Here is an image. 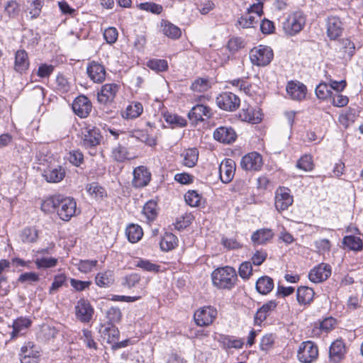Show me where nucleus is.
<instances>
[{
  "instance_id": "obj_5",
  "label": "nucleus",
  "mask_w": 363,
  "mask_h": 363,
  "mask_svg": "<svg viewBox=\"0 0 363 363\" xmlns=\"http://www.w3.org/2000/svg\"><path fill=\"white\" fill-rule=\"evenodd\" d=\"M217 314V310L214 307L203 306L194 313V319L198 326H208L215 320Z\"/></svg>"
},
{
  "instance_id": "obj_55",
  "label": "nucleus",
  "mask_w": 363,
  "mask_h": 363,
  "mask_svg": "<svg viewBox=\"0 0 363 363\" xmlns=\"http://www.w3.org/2000/svg\"><path fill=\"white\" fill-rule=\"evenodd\" d=\"M97 260H79L78 263L75 264L79 271L82 273H89L96 266Z\"/></svg>"
},
{
  "instance_id": "obj_64",
  "label": "nucleus",
  "mask_w": 363,
  "mask_h": 363,
  "mask_svg": "<svg viewBox=\"0 0 363 363\" xmlns=\"http://www.w3.org/2000/svg\"><path fill=\"white\" fill-rule=\"evenodd\" d=\"M208 87V80L203 78L196 79L191 86V89L195 92L206 91Z\"/></svg>"
},
{
  "instance_id": "obj_56",
  "label": "nucleus",
  "mask_w": 363,
  "mask_h": 363,
  "mask_svg": "<svg viewBox=\"0 0 363 363\" xmlns=\"http://www.w3.org/2000/svg\"><path fill=\"white\" fill-rule=\"evenodd\" d=\"M67 276L65 274H57L54 277L53 281L49 290L50 294H53L67 281Z\"/></svg>"
},
{
  "instance_id": "obj_49",
  "label": "nucleus",
  "mask_w": 363,
  "mask_h": 363,
  "mask_svg": "<svg viewBox=\"0 0 363 363\" xmlns=\"http://www.w3.org/2000/svg\"><path fill=\"white\" fill-rule=\"evenodd\" d=\"M103 335L104 338L107 339L108 343H116L119 339V330L111 324L104 328Z\"/></svg>"
},
{
  "instance_id": "obj_42",
  "label": "nucleus",
  "mask_w": 363,
  "mask_h": 363,
  "mask_svg": "<svg viewBox=\"0 0 363 363\" xmlns=\"http://www.w3.org/2000/svg\"><path fill=\"white\" fill-rule=\"evenodd\" d=\"M178 242V238L171 233H167L160 242V247L164 251H169L174 249Z\"/></svg>"
},
{
  "instance_id": "obj_32",
  "label": "nucleus",
  "mask_w": 363,
  "mask_h": 363,
  "mask_svg": "<svg viewBox=\"0 0 363 363\" xmlns=\"http://www.w3.org/2000/svg\"><path fill=\"white\" fill-rule=\"evenodd\" d=\"M274 236L271 229L262 228L252 233L251 240L255 244L263 245L269 241Z\"/></svg>"
},
{
  "instance_id": "obj_24",
  "label": "nucleus",
  "mask_w": 363,
  "mask_h": 363,
  "mask_svg": "<svg viewBox=\"0 0 363 363\" xmlns=\"http://www.w3.org/2000/svg\"><path fill=\"white\" fill-rule=\"evenodd\" d=\"M342 23L337 16H330L327 20V35L331 40L339 38L342 33Z\"/></svg>"
},
{
  "instance_id": "obj_31",
  "label": "nucleus",
  "mask_w": 363,
  "mask_h": 363,
  "mask_svg": "<svg viewBox=\"0 0 363 363\" xmlns=\"http://www.w3.org/2000/svg\"><path fill=\"white\" fill-rule=\"evenodd\" d=\"M219 342L225 350L232 348L241 349L244 345V341L242 338L233 335H220Z\"/></svg>"
},
{
  "instance_id": "obj_44",
  "label": "nucleus",
  "mask_w": 363,
  "mask_h": 363,
  "mask_svg": "<svg viewBox=\"0 0 363 363\" xmlns=\"http://www.w3.org/2000/svg\"><path fill=\"white\" fill-rule=\"evenodd\" d=\"M58 262V259L52 257L40 256L35 259V264L38 269H48L55 267Z\"/></svg>"
},
{
  "instance_id": "obj_47",
  "label": "nucleus",
  "mask_w": 363,
  "mask_h": 363,
  "mask_svg": "<svg viewBox=\"0 0 363 363\" xmlns=\"http://www.w3.org/2000/svg\"><path fill=\"white\" fill-rule=\"evenodd\" d=\"M259 18L257 17L247 11L238 19V24L243 28L255 27L258 23Z\"/></svg>"
},
{
  "instance_id": "obj_39",
  "label": "nucleus",
  "mask_w": 363,
  "mask_h": 363,
  "mask_svg": "<svg viewBox=\"0 0 363 363\" xmlns=\"http://www.w3.org/2000/svg\"><path fill=\"white\" fill-rule=\"evenodd\" d=\"M125 233L128 240L132 243L139 241L143 234L141 227L136 224L129 225L126 228Z\"/></svg>"
},
{
  "instance_id": "obj_25",
  "label": "nucleus",
  "mask_w": 363,
  "mask_h": 363,
  "mask_svg": "<svg viewBox=\"0 0 363 363\" xmlns=\"http://www.w3.org/2000/svg\"><path fill=\"white\" fill-rule=\"evenodd\" d=\"M42 175L49 183H58L65 177V170L62 167L58 165L45 169Z\"/></svg>"
},
{
  "instance_id": "obj_63",
  "label": "nucleus",
  "mask_w": 363,
  "mask_h": 363,
  "mask_svg": "<svg viewBox=\"0 0 363 363\" xmlns=\"http://www.w3.org/2000/svg\"><path fill=\"white\" fill-rule=\"evenodd\" d=\"M274 343V337L272 334H267L262 337L259 343V348L264 352L272 348Z\"/></svg>"
},
{
  "instance_id": "obj_17",
  "label": "nucleus",
  "mask_w": 363,
  "mask_h": 363,
  "mask_svg": "<svg viewBox=\"0 0 363 363\" xmlns=\"http://www.w3.org/2000/svg\"><path fill=\"white\" fill-rule=\"evenodd\" d=\"M286 89L288 96L292 100L300 101L306 98L307 88L299 82H289Z\"/></svg>"
},
{
  "instance_id": "obj_16",
  "label": "nucleus",
  "mask_w": 363,
  "mask_h": 363,
  "mask_svg": "<svg viewBox=\"0 0 363 363\" xmlns=\"http://www.w3.org/2000/svg\"><path fill=\"white\" fill-rule=\"evenodd\" d=\"M213 138L223 144H231L235 141L237 134L230 126H220L214 130Z\"/></svg>"
},
{
  "instance_id": "obj_48",
  "label": "nucleus",
  "mask_w": 363,
  "mask_h": 363,
  "mask_svg": "<svg viewBox=\"0 0 363 363\" xmlns=\"http://www.w3.org/2000/svg\"><path fill=\"white\" fill-rule=\"evenodd\" d=\"M140 281L141 276L139 274L130 273L123 278L121 284L128 289H133L139 285Z\"/></svg>"
},
{
  "instance_id": "obj_22",
  "label": "nucleus",
  "mask_w": 363,
  "mask_h": 363,
  "mask_svg": "<svg viewBox=\"0 0 363 363\" xmlns=\"http://www.w3.org/2000/svg\"><path fill=\"white\" fill-rule=\"evenodd\" d=\"M118 91V86L115 83L106 84L98 93V101L103 104L111 103Z\"/></svg>"
},
{
  "instance_id": "obj_4",
  "label": "nucleus",
  "mask_w": 363,
  "mask_h": 363,
  "mask_svg": "<svg viewBox=\"0 0 363 363\" xmlns=\"http://www.w3.org/2000/svg\"><path fill=\"white\" fill-rule=\"evenodd\" d=\"M57 213L60 218L62 220H69L77 213V203L75 200L71 197H63L60 196Z\"/></svg>"
},
{
  "instance_id": "obj_14",
  "label": "nucleus",
  "mask_w": 363,
  "mask_h": 363,
  "mask_svg": "<svg viewBox=\"0 0 363 363\" xmlns=\"http://www.w3.org/2000/svg\"><path fill=\"white\" fill-rule=\"evenodd\" d=\"M263 164L262 157L257 152H252L244 157L240 161V166L245 170L259 171Z\"/></svg>"
},
{
  "instance_id": "obj_40",
  "label": "nucleus",
  "mask_w": 363,
  "mask_h": 363,
  "mask_svg": "<svg viewBox=\"0 0 363 363\" xmlns=\"http://www.w3.org/2000/svg\"><path fill=\"white\" fill-rule=\"evenodd\" d=\"M164 121L174 128H182L186 125V121L182 116L169 112H165L163 115Z\"/></svg>"
},
{
  "instance_id": "obj_33",
  "label": "nucleus",
  "mask_w": 363,
  "mask_h": 363,
  "mask_svg": "<svg viewBox=\"0 0 363 363\" xmlns=\"http://www.w3.org/2000/svg\"><path fill=\"white\" fill-rule=\"evenodd\" d=\"M273 288L274 280L268 276L259 278L256 282V289L261 294L266 295L269 294Z\"/></svg>"
},
{
  "instance_id": "obj_50",
  "label": "nucleus",
  "mask_w": 363,
  "mask_h": 363,
  "mask_svg": "<svg viewBox=\"0 0 363 363\" xmlns=\"http://www.w3.org/2000/svg\"><path fill=\"white\" fill-rule=\"evenodd\" d=\"M86 189L89 194L96 199H102L106 195L105 189L97 183H91L86 186Z\"/></svg>"
},
{
  "instance_id": "obj_62",
  "label": "nucleus",
  "mask_w": 363,
  "mask_h": 363,
  "mask_svg": "<svg viewBox=\"0 0 363 363\" xmlns=\"http://www.w3.org/2000/svg\"><path fill=\"white\" fill-rule=\"evenodd\" d=\"M43 4V0H34L32 1L29 7V13L32 18H36L40 16Z\"/></svg>"
},
{
  "instance_id": "obj_3",
  "label": "nucleus",
  "mask_w": 363,
  "mask_h": 363,
  "mask_svg": "<svg viewBox=\"0 0 363 363\" xmlns=\"http://www.w3.org/2000/svg\"><path fill=\"white\" fill-rule=\"evenodd\" d=\"M274 57L272 49L266 45H260L252 48L250 52V59L254 65L265 67L268 65Z\"/></svg>"
},
{
  "instance_id": "obj_51",
  "label": "nucleus",
  "mask_w": 363,
  "mask_h": 363,
  "mask_svg": "<svg viewBox=\"0 0 363 363\" xmlns=\"http://www.w3.org/2000/svg\"><path fill=\"white\" fill-rule=\"evenodd\" d=\"M60 196H55L47 198L41 204V210L45 212H51L53 210L57 211V206Z\"/></svg>"
},
{
  "instance_id": "obj_43",
  "label": "nucleus",
  "mask_w": 363,
  "mask_h": 363,
  "mask_svg": "<svg viewBox=\"0 0 363 363\" xmlns=\"http://www.w3.org/2000/svg\"><path fill=\"white\" fill-rule=\"evenodd\" d=\"M343 245L351 250L360 251L363 247L362 240L354 235H347L342 240Z\"/></svg>"
},
{
  "instance_id": "obj_10",
  "label": "nucleus",
  "mask_w": 363,
  "mask_h": 363,
  "mask_svg": "<svg viewBox=\"0 0 363 363\" xmlns=\"http://www.w3.org/2000/svg\"><path fill=\"white\" fill-rule=\"evenodd\" d=\"M213 115L210 107L203 104H197L192 107L188 113V118L192 123L198 124L208 120Z\"/></svg>"
},
{
  "instance_id": "obj_29",
  "label": "nucleus",
  "mask_w": 363,
  "mask_h": 363,
  "mask_svg": "<svg viewBox=\"0 0 363 363\" xmlns=\"http://www.w3.org/2000/svg\"><path fill=\"white\" fill-rule=\"evenodd\" d=\"M277 306V303L274 300H271L264 303L257 310L255 315V323L260 325L267 318V317L269 315L271 311L276 308Z\"/></svg>"
},
{
  "instance_id": "obj_37",
  "label": "nucleus",
  "mask_w": 363,
  "mask_h": 363,
  "mask_svg": "<svg viewBox=\"0 0 363 363\" xmlns=\"http://www.w3.org/2000/svg\"><path fill=\"white\" fill-rule=\"evenodd\" d=\"M134 266L141 269L143 271L147 272L157 273L160 271V266L157 265L148 259L143 258H137L134 260Z\"/></svg>"
},
{
  "instance_id": "obj_52",
  "label": "nucleus",
  "mask_w": 363,
  "mask_h": 363,
  "mask_svg": "<svg viewBox=\"0 0 363 363\" xmlns=\"http://www.w3.org/2000/svg\"><path fill=\"white\" fill-rule=\"evenodd\" d=\"M20 237L24 243L34 242L38 238V231L34 228H26L22 230Z\"/></svg>"
},
{
  "instance_id": "obj_15",
  "label": "nucleus",
  "mask_w": 363,
  "mask_h": 363,
  "mask_svg": "<svg viewBox=\"0 0 363 363\" xmlns=\"http://www.w3.org/2000/svg\"><path fill=\"white\" fill-rule=\"evenodd\" d=\"M72 108L77 116L83 118L89 114L91 110V103L86 96L81 95L74 100Z\"/></svg>"
},
{
  "instance_id": "obj_36",
  "label": "nucleus",
  "mask_w": 363,
  "mask_h": 363,
  "mask_svg": "<svg viewBox=\"0 0 363 363\" xmlns=\"http://www.w3.org/2000/svg\"><path fill=\"white\" fill-rule=\"evenodd\" d=\"M162 33L172 39H178L182 35L180 28L169 21L162 22Z\"/></svg>"
},
{
  "instance_id": "obj_54",
  "label": "nucleus",
  "mask_w": 363,
  "mask_h": 363,
  "mask_svg": "<svg viewBox=\"0 0 363 363\" xmlns=\"http://www.w3.org/2000/svg\"><path fill=\"white\" fill-rule=\"evenodd\" d=\"M186 203L191 207L199 206L201 196L194 190L188 191L184 195Z\"/></svg>"
},
{
  "instance_id": "obj_21",
  "label": "nucleus",
  "mask_w": 363,
  "mask_h": 363,
  "mask_svg": "<svg viewBox=\"0 0 363 363\" xmlns=\"http://www.w3.org/2000/svg\"><path fill=\"white\" fill-rule=\"evenodd\" d=\"M151 179V174L144 166H139L133 170V186L135 188H141L147 186Z\"/></svg>"
},
{
  "instance_id": "obj_38",
  "label": "nucleus",
  "mask_w": 363,
  "mask_h": 363,
  "mask_svg": "<svg viewBox=\"0 0 363 363\" xmlns=\"http://www.w3.org/2000/svg\"><path fill=\"white\" fill-rule=\"evenodd\" d=\"M96 284L100 287H108L114 282V275L112 271L98 273L96 277Z\"/></svg>"
},
{
  "instance_id": "obj_59",
  "label": "nucleus",
  "mask_w": 363,
  "mask_h": 363,
  "mask_svg": "<svg viewBox=\"0 0 363 363\" xmlns=\"http://www.w3.org/2000/svg\"><path fill=\"white\" fill-rule=\"evenodd\" d=\"M56 89L62 93H67L69 91L70 84L65 76L62 74L57 76Z\"/></svg>"
},
{
  "instance_id": "obj_60",
  "label": "nucleus",
  "mask_w": 363,
  "mask_h": 363,
  "mask_svg": "<svg viewBox=\"0 0 363 363\" xmlns=\"http://www.w3.org/2000/svg\"><path fill=\"white\" fill-rule=\"evenodd\" d=\"M330 101L335 106L343 107L348 104L349 99L347 96L342 95L340 92H333Z\"/></svg>"
},
{
  "instance_id": "obj_20",
  "label": "nucleus",
  "mask_w": 363,
  "mask_h": 363,
  "mask_svg": "<svg viewBox=\"0 0 363 363\" xmlns=\"http://www.w3.org/2000/svg\"><path fill=\"white\" fill-rule=\"evenodd\" d=\"M101 135L98 128H86L82 132V145L86 148H92L100 144Z\"/></svg>"
},
{
  "instance_id": "obj_58",
  "label": "nucleus",
  "mask_w": 363,
  "mask_h": 363,
  "mask_svg": "<svg viewBox=\"0 0 363 363\" xmlns=\"http://www.w3.org/2000/svg\"><path fill=\"white\" fill-rule=\"evenodd\" d=\"M192 219V216L187 213L177 218L174 223L175 228L179 230L186 228L191 223Z\"/></svg>"
},
{
  "instance_id": "obj_12",
  "label": "nucleus",
  "mask_w": 363,
  "mask_h": 363,
  "mask_svg": "<svg viewBox=\"0 0 363 363\" xmlns=\"http://www.w3.org/2000/svg\"><path fill=\"white\" fill-rule=\"evenodd\" d=\"M86 74L93 82L100 84L105 80L106 72L104 65L92 60L87 64Z\"/></svg>"
},
{
  "instance_id": "obj_9",
  "label": "nucleus",
  "mask_w": 363,
  "mask_h": 363,
  "mask_svg": "<svg viewBox=\"0 0 363 363\" xmlns=\"http://www.w3.org/2000/svg\"><path fill=\"white\" fill-rule=\"evenodd\" d=\"M19 356L21 363H38L39 347L33 342H28L21 347Z\"/></svg>"
},
{
  "instance_id": "obj_28",
  "label": "nucleus",
  "mask_w": 363,
  "mask_h": 363,
  "mask_svg": "<svg viewBox=\"0 0 363 363\" xmlns=\"http://www.w3.org/2000/svg\"><path fill=\"white\" fill-rule=\"evenodd\" d=\"M315 293L312 288L299 286L296 291V299L301 306L309 305L313 300Z\"/></svg>"
},
{
  "instance_id": "obj_19",
  "label": "nucleus",
  "mask_w": 363,
  "mask_h": 363,
  "mask_svg": "<svg viewBox=\"0 0 363 363\" xmlns=\"http://www.w3.org/2000/svg\"><path fill=\"white\" fill-rule=\"evenodd\" d=\"M235 162L231 159H225L219 166L220 180L224 184L230 182L235 175Z\"/></svg>"
},
{
  "instance_id": "obj_35",
  "label": "nucleus",
  "mask_w": 363,
  "mask_h": 363,
  "mask_svg": "<svg viewBox=\"0 0 363 363\" xmlns=\"http://www.w3.org/2000/svg\"><path fill=\"white\" fill-rule=\"evenodd\" d=\"M183 164L187 167H193L196 165L199 158V151L196 148L186 150L182 154Z\"/></svg>"
},
{
  "instance_id": "obj_61",
  "label": "nucleus",
  "mask_w": 363,
  "mask_h": 363,
  "mask_svg": "<svg viewBox=\"0 0 363 363\" xmlns=\"http://www.w3.org/2000/svg\"><path fill=\"white\" fill-rule=\"evenodd\" d=\"M245 44L241 38H232L228 40L227 48L233 53L244 48Z\"/></svg>"
},
{
  "instance_id": "obj_27",
  "label": "nucleus",
  "mask_w": 363,
  "mask_h": 363,
  "mask_svg": "<svg viewBox=\"0 0 363 363\" xmlns=\"http://www.w3.org/2000/svg\"><path fill=\"white\" fill-rule=\"evenodd\" d=\"M143 112V106L141 103L133 101L122 111V117L127 120L138 118Z\"/></svg>"
},
{
  "instance_id": "obj_53",
  "label": "nucleus",
  "mask_w": 363,
  "mask_h": 363,
  "mask_svg": "<svg viewBox=\"0 0 363 363\" xmlns=\"http://www.w3.org/2000/svg\"><path fill=\"white\" fill-rule=\"evenodd\" d=\"M147 66L157 72H164L168 69L167 61L162 59L150 60L147 63Z\"/></svg>"
},
{
  "instance_id": "obj_11",
  "label": "nucleus",
  "mask_w": 363,
  "mask_h": 363,
  "mask_svg": "<svg viewBox=\"0 0 363 363\" xmlns=\"http://www.w3.org/2000/svg\"><path fill=\"white\" fill-rule=\"evenodd\" d=\"M331 273L332 268L330 265L322 262L311 269L308 273V279L313 283H320L327 280Z\"/></svg>"
},
{
  "instance_id": "obj_46",
  "label": "nucleus",
  "mask_w": 363,
  "mask_h": 363,
  "mask_svg": "<svg viewBox=\"0 0 363 363\" xmlns=\"http://www.w3.org/2000/svg\"><path fill=\"white\" fill-rule=\"evenodd\" d=\"M296 168L301 169L304 172H310L313 169L314 164L313 157L310 155H303L298 161L296 164Z\"/></svg>"
},
{
  "instance_id": "obj_45",
  "label": "nucleus",
  "mask_w": 363,
  "mask_h": 363,
  "mask_svg": "<svg viewBox=\"0 0 363 363\" xmlns=\"http://www.w3.org/2000/svg\"><path fill=\"white\" fill-rule=\"evenodd\" d=\"M316 96L323 101L330 100L333 96V91L330 89L327 83L321 82L315 88Z\"/></svg>"
},
{
  "instance_id": "obj_7",
  "label": "nucleus",
  "mask_w": 363,
  "mask_h": 363,
  "mask_svg": "<svg viewBox=\"0 0 363 363\" xmlns=\"http://www.w3.org/2000/svg\"><path fill=\"white\" fill-rule=\"evenodd\" d=\"M216 103L224 111H234L240 106V99L236 94L225 91L217 96Z\"/></svg>"
},
{
  "instance_id": "obj_26",
  "label": "nucleus",
  "mask_w": 363,
  "mask_h": 363,
  "mask_svg": "<svg viewBox=\"0 0 363 363\" xmlns=\"http://www.w3.org/2000/svg\"><path fill=\"white\" fill-rule=\"evenodd\" d=\"M239 118L242 121L252 123H258L262 121V113L260 109H255L250 106L243 107L239 113Z\"/></svg>"
},
{
  "instance_id": "obj_8",
  "label": "nucleus",
  "mask_w": 363,
  "mask_h": 363,
  "mask_svg": "<svg viewBox=\"0 0 363 363\" xmlns=\"http://www.w3.org/2000/svg\"><path fill=\"white\" fill-rule=\"evenodd\" d=\"M294 197L291 190L285 186H279L275 191V208L278 211H283L293 204Z\"/></svg>"
},
{
  "instance_id": "obj_41",
  "label": "nucleus",
  "mask_w": 363,
  "mask_h": 363,
  "mask_svg": "<svg viewBox=\"0 0 363 363\" xmlns=\"http://www.w3.org/2000/svg\"><path fill=\"white\" fill-rule=\"evenodd\" d=\"M111 157L115 161L118 162H123L125 160L131 158L127 147L120 144L113 147L111 151Z\"/></svg>"
},
{
  "instance_id": "obj_6",
  "label": "nucleus",
  "mask_w": 363,
  "mask_h": 363,
  "mask_svg": "<svg viewBox=\"0 0 363 363\" xmlns=\"http://www.w3.org/2000/svg\"><path fill=\"white\" fill-rule=\"evenodd\" d=\"M318 356V349L316 345L311 341L302 342L298 350L297 357L303 363H311Z\"/></svg>"
},
{
  "instance_id": "obj_1",
  "label": "nucleus",
  "mask_w": 363,
  "mask_h": 363,
  "mask_svg": "<svg viewBox=\"0 0 363 363\" xmlns=\"http://www.w3.org/2000/svg\"><path fill=\"white\" fill-rule=\"evenodd\" d=\"M211 278L214 286L224 289H231L238 280L235 269L228 266L215 269Z\"/></svg>"
},
{
  "instance_id": "obj_34",
  "label": "nucleus",
  "mask_w": 363,
  "mask_h": 363,
  "mask_svg": "<svg viewBox=\"0 0 363 363\" xmlns=\"http://www.w3.org/2000/svg\"><path fill=\"white\" fill-rule=\"evenodd\" d=\"M157 207V204L153 200H150L145 204L143 209V215L147 223L154 221L157 218L158 214Z\"/></svg>"
},
{
  "instance_id": "obj_57",
  "label": "nucleus",
  "mask_w": 363,
  "mask_h": 363,
  "mask_svg": "<svg viewBox=\"0 0 363 363\" xmlns=\"http://www.w3.org/2000/svg\"><path fill=\"white\" fill-rule=\"evenodd\" d=\"M140 9L155 14H160L162 12L163 8L161 5L154 2L141 3L138 5Z\"/></svg>"
},
{
  "instance_id": "obj_23",
  "label": "nucleus",
  "mask_w": 363,
  "mask_h": 363,
  "mask_svg": "<svg viewBox=\"0 0 363 363\" xmlns=\"http://www.w3.org/2000/svg\"><path fill=\"white\" fill-rule=\"evenodd\" d=\"M345 345L342 339H337L330 345L329 358L333 363L340 362L345 354Z\"/></svg>"
},
{
  "instance_id": "obj_18",
  "label": "nucleus",
  "mask_w": 363,
  "mask_h": 363,
  "mask_svg": "<svg viewBox=\"0 0 363 363\" xmlns=\"http://www.w3.org/2000/svg\"><path fill=\"white\" fill-rule=\"evenodd\" d=\"M31 325L32 320L29 318L20 316L15 319L11 325L13 330L11 333L10 340L24 335Z\"/></svg>"
},
{
  "instance_id": "obj_30",
  "label": "nucleus",
  "mask_w": 363,
  "mask_h": 363,
  "mask_svg": "<svg viewBox=\"0 0 363 363\" xmlns=\"http://www.w3.org/2000/svg\"><path fill=\"white\" fill-rule=\"evenodd\" d=\"M29 60L28 53L24 50H19L16 51L15 55V70L18 72L22 73L28 69L29 67Z\"/></svg>"
},
{
  "instance_id": "obj_13",
  "label": "nucleus",
  "mask_w": 363,
  "mask_h": 363,
  "mask_svg": "<svg viewBox=\"0 0 363 363\" xmlns=\"http://www.w3.org/2000/svg\"><path fill=\"white\" fill-rule=\"evenodd\" d=\"M94 314V308L88 300L79 299L75 306V315L82 323H89Z\"/></svg>"
},
{
  "instance_id": "obj_2",
  "label": "nucleus",
  "mask_w": 363,
  "mask_h": 363,
  "mask_svg": "<svg viewBox=\"0 0 363 363\" xmlns=\"http://www.w3.org/2000/svg\"><path fill=\"white\" fill-rule=\"evenodd\" d=\"M306 23V17L303 12L296 11L288 16L282 23V28L286 34L294 35L299 33Z\"/></svg>"
}]
</instances>
